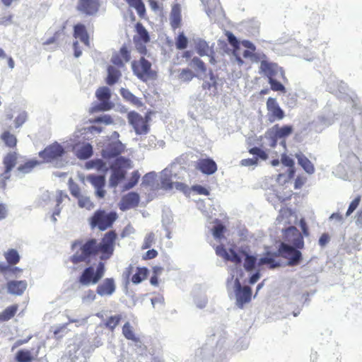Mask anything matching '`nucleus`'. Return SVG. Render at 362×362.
I'll return each mask as SVG.
<instances>
[{"label":"nucleus","mask_w":362,"mask_h":362,"mask_svg":"<svg viewBox=\"0 0 362 362\" xmlns=\"http://www.w3.org/2000/svg\"><path fill=\"white\" fill-rule=\"evenodd\" d=\"M116 238V233L111 230L105 234L100 243H98L95 238L89 239L85 243H82V241L80 240H76L72 243V250L77 246L80 247L71 257V261L75 264L82 262L89 263L90 257L97 255L99 252H101L100 257L101 260L107 259L113 254Z\"/></svg>","instance_id":"f257e3e1"},{"label":"nucleus","mask_w":362,"mask_h":362,"mask_svg":"<svg viewBox=\"0 0 362 362\" xmlns=\"http://www.w3.org/2000/svg\"><path fill=\"white\" fill-rule=\"evenodd\" d=\"M117 218V214L115 211L98 209L88 218V223L91 229L97 228L100 230L104 231L112 227Z\"/></svg>","instance_id":"f03ea898"},{"label":"nucleus","mask_w":362,"mask_h":362,"mask_svg":"<svg viewBox=\"0 0 362 362\" xmlns=\"http://www.w3.org/2000/svg\"><path fill=\"white\" fill-rule=\"evenodd\" d=\"M105 273V264L100 262L96 269L93 266L85 268L78 277V283L86 287L95 285L104 276Z\"/></svg>","instance_id":"7ed1b4c3"},{"label":"nucleus","mask_w":362,"mask_h":362,"mask_svg":"<svg viewBox=\"0 0 362 362\" xmlns=\"http://www.w3.org/2000/svg\"><path fill=\"white\" fill-rule=\"evenodd\" d=\"M64 153V147L59 143L54 142L40 151L39 156L47 163H53L56 168H62L64 165L62 158Z\"/></svg>","instance_id":"20e7f679"},{"label":"nucleus","mask_w":362,"mask_h":362,"mask_svg":"<svg viewBox=\"0 0 362 362\" xmlns=\"http://www.w3.org/2000/svg\"><path fill=\"white\" fill-rule=\"evenodd\" d=\"M95 96L100 103L91 107V112L107 111L113 108L114 104L110 101L111 90L107 86L99 88L95 92Z\"/></svg>","instance_id":"39448f33"},{"label":"nucleus","mask_w":362,"mask_h":362,"mask_svg":"<svg viewBox=\"0 0 362 362\" xmlns=\"http://www.w3.org/2000/svg\"><path fill=\"white\" fill-rule=\"evenodd\" d=\"M298 250L286 243H281L278 251L284 258L288 259V265L296 266L302 260V253Z\"/></svg>","instance_id":"423d86ee"},{"label":"nucleus","mask_w":362,"mask_h":362,"mask_svg":"<svg viewBox=\"0 0 362 362\" xmlns=\"http://www.w3.org/2000/svg\"><path fill=\"white\" fill-rule=\"evenodd\" d=\"M283 239L290 245L302 250L304 248V240L301 233L295 226H289L282 230Z\"/></svg>","instance_id":"0eeeda50"},{"label":"nucleus","mask_w":362,"mask_h":362,"mask_svg":"<svg viewBox=\"0 0 362 362\" xmlns=\"http://www.w3.org/2000/svg\"><path fill=\"white\" fill-rule=\"evenodd\" d=\"M100 8V0H78L76 10L86 16H95Z\"/></svg>","instance_id":"6e6552de"},{"label":"nucleus","mask_w":362,"mask_h":362,"mask_svg":"<svg viewBox=\"0 0 362 362\" xmlns=\"http://www.w3.org/2000/svg\"><path fill=\"white\" fill-rule=\"evenodd\" d=\"M236 304L240 308L249 303L252 298V289L248 286H242L238 279L235 281Z\"/></svg>","instance_id":"1a4fd4ad"},{"label":"nucleus","mask_w":362,"mask_h":362,"mask_svg":"<svg viewBox=\"0 0 362 362\" xmlns=\"http://www.w3.org/2000/svg\"><path fill=\"white\" fill-rule=\"evenodd\" d=\"M17 154L15 152L8 153L4 158L3 163L5 167L4 172L1 175L0 186L2 188L6 187V180L10 178V172L16 164Z\"/></svg>","instance_id":"9d476101"},{"label":"nucleus","mask_w":362,"mask_h":362,"mask_svg":"<svg viewBox=\"0 0 362 362\" xmlns=\"http://www.w3.org/2000/svg\"><path fill=\"white\" fill-rule=\"evenodd\" d=\"M129 123L133 127L136 134H146L148 126L143 117L135 111H131L127 115Z\"/></svg>","instance_id":"9b49d317"},{"label":"nucleus","mask_w":362,"mask_h":362,"mask_svg":"<svg viewBox=\"0 0 362 362\" xmlns=\"http://www.w3.org/2000/svg\"><path fill=\"white\" fill-rule=\"evenodd\" d=\"M267 109L268 111V119L272 123L276 120H281L285 117L284 110L280 107L276 100L269 98L267 100Z\"/></svg>","instance_id":"f8f14e48"},{"label":"nucleus","mask_w":362,"mask_h":362,"mask_svg":"<svg viewBox=\"0 0 362 362\" xmlns=\"http://www.w3.org/2000/svg\"><path fill=\"white\" fill-rule=\"evenodd\" d=\"M124 150V145L119 140L112 141L102 150L104 158L117 157Z\"/></svg>","instance_id":"ddd939ff"},{"label":"nucleus","mask_w":362,"mask_h":362,"mask_svg":"<svg viewBox=\"0 0 362 362\" xmlns=\"http://www.w3.org/2000/svg\"><path fill=\"white\" fill-rule=\"evenodd\" d=\"M216 254L226 261L231 262L235 264H240L242 262L241 257L233 250L230 249L228 252L223 245L216 246Z\"/></svg>","instance_id":"4468645a"},{"label":"nucleus","mask_w":362,"mask_h":362,"mask_svg":"<svg viewBox=\"0 0 362 362\" xmlns=\"http://www.w3.org/2000/svg\"><path fill=\"white\" fill-rule=\"evenodd\" d=\"M86 180L94 187L96 197L99 198H103L105 197V191L103 189L105 185V176L89 175L86 177Z\"/></svg>","instance_id":"2eb2a0df"},{"label":"nucleus","mask_w":362,"mask_h":362,"mask_svg":"<svg viewBox=\"0 0 362 362\" xmlns=\"http://www.w3.org/2000/svg\"><path fill=\"white\" fill-rule=\"evenodd\" d=\"M116 290V284L113 278H106L96 288V293L100 296H111Z\"/></svg>","instance_id":"dca6fc26"},{"label":"nucleus","mask_w":362,"mask_h":362,"mask_svg":"<svg viewBox=\"0 0 362 362\" xmlns=\"http://www.w3.org/2000/svg\"><path fill=\"white\" fill-rule=\"evenodd\" d=\"M195 168L205 175H212L217 170V165L211 158H200L195 165Z\"/></svg>","instance_id":"f3484780"},{"label":"nucleus","mask_w":362,"mask_h":362,"mask_svg":"<svg viewBox=\"0 0 362 362\" xmlns=\"http://www.w3.org/2000/svg\"><path fill=\"white\" fill-rule=\"evenodd\" d=\"M182 6L178 3H174L171 6V10L169 15L170 26L173 30H176L182 25Z\"/></svg>","instance_id":"a211bd4d"},{"label":"nucleus","mask_w":362,"mask_h":362,"mask_svg":"<svg viewBox=\"0 0 362 362\" xmlns=\"http://www.w3.org/2000/svg\"><path fill=\"white\" fill-rule=\"evenodd\" d=\"M27 286L28 284L25 280L9 281L7 283V291L8 293L11 295L21 296L25 291Z\"/></svg>","instance_id":"6ab92c4d"},{"label":"nucleus","mask_w":362,"mask_h":362,"mask_svg":"<svg viewBox=\"0 0 362 362\" xmlns=\"http://www.w3.org/2000/svg\"><path fill=\"white\" fill-rule=\"evenodd\" d=\"M139 202V194L134 192H129L122 197L120 209L122 210L129 209L130 208L136 206Z\"/></svg>","instance_id":"aec40b11"},{"label":"nucleus","mask_w":362,"mask_h":362,"mask_svg":"<svg viewBox=\"0 0 362 362\" xmlns=\"http://www.w3.org/2000/svg\"><path fill=\"white\" fill-rule=\"evenodd\" d=\"M272 137L276 140L288 136L293 132V127L291 125L279 127L275 124L271 129Z\"/></svg>","instance_id":"412c9836"},{"label":"nucleus","mask_w":362,"mask_h":362,"mask_svg":"<svg viewBox=\"0 0 362 362\" xmlns=\"http://www.w3.org/2000/svg\"><path fill=\"white\" fill-rule=\"evenodd\" d=\"M136 29L138 36L134 37V41L136 45V47L140 52L145 49V47L142 44L137 42V40H141L142 42L146 43L149 41V35L146 28L142 25L141 23H138L136 25Z\"/></svg>","instance_id":"4be33fe9"},{"label":"nucleus","mask_w":362,"mask_h":362,"mask_svg":"<svg viewBox=\"0 0 362 362\" xmlns=\"http://www.w3.org/2000/svg\"><path fill=\"white\" fill-rule=\"evenodd\" d=\"M225 35L228 38L229 44L233 47V52L236 58L238 64H243L244 62L238 53V50L240 49V42L238 40L236 37L230 31H226Z\"/></svg>","instance_id":"5701e85b"},{"label":"nucleus","mask_w":362,"mask_h":362,"mask_svg":"<svg viewBox=\"0 0 362 362\" xmlns=\"http://www.w3.org/2000/svg\"><path fill=\"white\" fill-rule=\"evenodd\" d=\"M119 93L123 98V99L126 101L134 105L136 107H141L143 105V103L140 98L135 96L131 91L128 89L122 88L119 90Z\"/></svg>","instance_id":"b1692460"},{"label":"nucleus","mask_w":362,"mask_h":362,"mask_svg":"<svg viewBox=\"0 0 362 362\" xmlns=\"http://www.w3.org/2000/svg\"><path fill=\"white\" fill-rule=\"evenodd\" d=\"M74 36L79 38L86 46L89 45L88 35L83 24L78 23L74 27Z\"/></svg>","instance_id":"393cba45"},{"label":"nucleus","mask_w":362,"mask_h":362,"mask_svg":"<svg viewBox=\"0 0 362 362\" xmlns=\"http://www.w3.org/2000/svg\"><path fill=\"white\" fill-rule=\"evenodd\" d=\"M296 158L298 160V163L307 173L312 175L315 173L314 165L304 154L301 153H297L296 154Z\"/></svg>","instance_id":"a878e982"},{"label":"nucleus","mask_w":362,"mask_h":362,"mask_svg":"<svg viewBox=\"0 0 362 362\" xmlns=\"http://www.w3.org/2000/svg\"><path fill=\"white\" fill-rule=\"evenodd\" d=\"M241 45L247 48L243 52V57L245 59H251L252 60L257 61L260 59L259 57L255 54L256 49L255 46L249 40H243L241 42Z\"/></svg>","instance_id":"bb28decb"},{"label":"nucleus","mask_w":362,"mask_h":362,"mask_svg":"<svg viewBox=\"0 0 362 362\" xmlns=\"http://www.w3.org/2000/svg\"><path fill=\"white\" fill-rule=\"evenodd\" d=\"M260 69L267 75L269 79L274 78L277 74V65L267 60L261 62Z\"/></svg>","instance_id":"cd10ccee"},{"label":"nucleus","mask_w":362,"mask_h":362,"mask_svg":"<svg viewBox=\"0 0 362 362\" xmlns=\"http://www.w3.org/2000/svg\"><path fill=\"white\" fill-rule=\"evenodd\" d=\"M122 76L120 71L113 66H109L107 67V76L106 78V83L112 86L116 83Z\"/></svg>","instance_id":"c85d7f7f"},{"label":"nucleus","mask_w":362,"mask_h":362,"mask_svg":"<svg viewBox=\"0 0 362 362\" xmlns=\"http://www.w3.org/2000/svg\"><path fill=\"white\" fill-rule=\"evenodd\" d=\"M139 66L141 71H136V69H134V72L139 78H143L145 76H149L151 75V64L148 60L141 58L139 62Z\"/></svg>","instance_id":"c756f323"},{"label":"nucleus","mask_w":362,"mask_h":362,"mask_svg":"<svg viewBox=\"0 0 362 362\" xmlns=\"http://www.w3.org/2000/svg\"><path fill=\"white\" fill-rule=\"evenodd\" d=\"M76 156L81 160H86L93 155V147L89 143L80 146L76 151Z\"/></svg>","instance_id":"7c9ffc66"},{"label":"nucleus","mask_w":362,"mask_h":362,"mask_svg":"<svg viewBox=\"0 0 362 362\" xmlns=\"http://www.w3.org/2000/svg\"><path fill=\"white\" fill-rule=\"evenodd\" d=\"M122 334L124 337L129 340H132L135 343L136 346H140L141 341L134 333L133 328L129 322H126L122 327Z\"/></svg>","instance_id":"2f4dec72"},{"label":"nucleus","mask_w":362,"mask_h":362,"mask_svg":"<svg viewBox=\"0 0 362 362\" xmlns=\"http://www.w3.org/2000/svg\"><path fill=\"white\" fill-rule=\"evenodd\" d=\"M208 16H212L220 7L219 0H201Z\"/></svg>","instance_id":"473e14b6"},{"label":"nucleus","mask_w":362,"mask_h":362,"mask_svg":"<svg viewBox=\"0 0 362 362\" xmlns=\"http://www.w3.org/2000/svg\"><path fill=\"white\" fill-rule=\"evenodd\" d=\"M112 173L110 177V186L116 187L119 182L125 177V172L123 170L112 169Z\"/></svg>","instance_id":"72a5a7b5"},{"label":"nucleus","mask_w":362,"mask_h":362,"mask_svg":"<svg viewBox=\"0 0 362 362\" xmlns=\"http://www.w3.org/2000/svg\"><path fill=\"white\" fill-rule=\"evenodd\" d=\"M40 162L36 160H30L27 161L23 165H20L18 168L17 171L19 174H22L23 175L30 173L33 169L36 167L37 165H40Z\"/></svg>","instance_id":"f704fd0d"},{"label":"nucleus","mask_w":362,"mask_h":362,"mask_svg":"<svg viewBox=\"0 0 362 362\" xmlns=\"http://www.w3.org/2000/svg\"><path fill=\"white\" fill-rule=\"evenodd\" d=\"M131 160L125 157H117L113 164L111 165L112 169L123 170V168H131Z\"/></svg>","instance_id":"c9c22d12"},{"label":"nucleus","mask_w":362,"mask_h":362,"mask_svg":"<svg viewBox=\"0 0 362 362\" xmlns=\"http://www.w3.org/2000/svg\"><path fill=\"white\" fill-rule=\"evenodd\" d=\"M148 273L146 268H137V272L133 275L132 281L135 284L141 283L146 278Z\"/></svg>","instance_id":"e433bc0d"},{"label":"nucleus","mask_w":362,"mask_h":362,"mask_svg":"<svg viewBox=\"0 0 362 362\" xmlns=\"http://www.w3.org/2000/svg\"><path fill=\"white\" fill-rule=\"evenodd\" d=\"M1 139L4 141L5 144L10 148L14 147L17 143L16 136L11 134L8 131H5L2 134Z\"/></svg>","instance_id":"4c0bfd02"},{"label":"nucleus","mask_w":362,"mask_h":362,"mask_svg":"<svg viewBox=\"0 0 362 362\" xmlns=\"http://www.w3.org/2000/svg\"><path fill=\"white\" fill-rule=\"evenodd\" d=\"M86 167L87 169L96 168L98 170L103 171L107 170L105 163L100 159L90 160L86 163Z\"/></svg>","instance_id":"58836bf2"},{"label":"nucleus","mask_w":362,"mask_h":362,"mask_svg":"<svg viewBox=\"0 0 362 362\" xmlns=\"http://www.w3.org/2000/svg\"><path fill=\"white\" fill-rule=\"evenodd\" d=\"M126 1L131 7L136 10L140 16H142L145 13V6L141 0H126Z\"/></svg>","instance_id":"ea45409f"},{"label":"nucleus","mask_w":362,"mask_h":362,"mask_svg":"<svg viewBox=\"0 0 362 362\" xmlns=\"http://www.w3.org/2000/svg\"><path fill=\"white\" fill-rule=\"evenodd\" d=\"M17 311V307L15 305L6 308L0 313V321H7L12 318Z\"/></svg>","instance_id":"a19ab883"},{"label":"nucleus","mask_w":362,"mask_h":362,"mask_svg":"<svg viewBox=\"0 0 362 362\" xmlns=\"http://www.w3.org/2000/svg\"><path fill=\"white\" fill-rule=\"evenodd\" d=\"M243 255L245 256L244 267L246 271L250 272L252 271L255 266L257 259L254 256H251L247 255L245 252L243 251L241 252Z\"/></svg>","instance_id":"79ce46f5"},{"label":"nucleus","mask_w":362,"mask_h":362,"mask_svg":"<svg viewBox=\"0 0 362 362\" xmlns=\"http://www.w3.org/2000/svg\"><path fill=\"white\" fill-rule=\"evenodd\" d=\"M69 323L59 324L52 327L54 334L56 337L59 338L62 337L64 334L67 333L68 328L67 326Z\"/></svg>","instance_id":"37998d69"},{"label":"nucleus","mask_w":362,"mask_h":362,"mask_svg":"<svg viewBox=\"0 0 362 362\" xmlns=\"http://www.w3.org/2000/svg\"><path fill=\"white\" fill-rule=\"evenodd\" d=\"M5 258L8 264H16L20 260V256L16 250H9L5 253Z\"/></svg>","instance_id":"c03bdc74"},{"label":"nucleus","mask_w":362,"mask_h":362,"mask_svg":"<svg viewBox=\"0 0 362 362\" xmlns=\"http://www.w3.org/2000/svg\"><path fill=\"white\" fill-rule=\"evenodd\" d=\"M16 358L18 362H30L33 356L30 351L22 349L17 352Z\"/></svg>","instance_id":"a18cd8bd"},{"label":"nucleus","mask_w":362,"mask_h":362,"mask_svg":"<svg viewBox=\"0 0 362 362\" xmlns=\"http://www.w3.org/2000/svg\"><path fill=\"white\" fill-rule=\"evenodd\" d=\"M77 198L78 204L80 208H85L87 210H90L94 207L93 203L90 201L88 197L80 195Z\"/></svg>","instance_id":"49530a36"},{"label":"nucleus","mask_w":362,"mask_h":362,"mask_svg":"<svg viewBox=\"0 0 362 362\" xmlns=\"http://www.w3.org/2000/svg\"><path fill=\"white\" fill-rule=\"evenodd\" d=\"M197 52L200 56H205L209 55L211 50L206 42L201 41L197 45Z\"/></svg>","instance_id":"de8ad7c7"},{"label":"nucleus","mask_w":362,"mask_h":362,"mask_svg":"<svg viewBox=\"0 0 362 362\" xmlns=\"http://www.w3.org/2000/svg\"><path fill=\"white\" fill-rule=\"evenodd\" d=\"M361 202V195H357L350 203L346 216H349L359 206Z\"/></svg>","instance_id":"09e8293b"},{"label":"nucleus","mask_w":362,"mask_h":362,"mask_svg":"<svg viewBox=\"0 0 362 362\" xmlns=\"http://www.w3.org/2000/svg\"><path fill=\"white\" fill-rule=\"evenodd\" d=\"M226 231V227L222 223H218L212 229V233L216 239L223 238V233Z\"/></svg>","instance_id":"8fccbe9b"},{"label":"nucleus","mask_w":362,"mask_h":362,"mask_svg":"<svg viewBox=\"0 0 362 362\" xmlns=\"http://www.w3.org/2000/svg\"><path fill=\"white\" fill-rule=\"evenodd\" d=\"M96 298V295L92 290H88L84 292L81 297L82 303L84 304H90Z\"/></svg>","instance_id":"3c124183"},{"label":"nucleus","mask_w":362,"mask_h":362,"mask_svg":"<svg viewBox=\"0 0 362 362\" xmlns=\"http://www.w3.org/2000/svg\"><path fill=\"white\" fill-rule=\"evenodd\" d=\"M188 40L187 37L185 36L183 33H181L178 35L175 45L176 47L179 49H185L187 46Z\"/></svg>","instance_id":"603ef678"},{"label":"nucleus","mask_w":362,"mask_h":362,"mask_svg":"<svg viewBox=\"0 0 362 362\" xmlns=\"http://www.w3.org/2000/svg\"><path fill=\"white\" fill-rule=\"evenodd\" d=\"M121 315H114L109 317V319L105 322L106 327H109L111 330H113L115 327L119 324L121 320Z\"/></svg>","instance_id":"864d4df0"},{"label":"nucleus","mask_w":362,"mask_h":362,"mask_svg":"<svg viewBox=\"0 0 362 362\" xmlns=\"http://www.w3.org/2000/svg\"><path fill=\"white\" fill-rule=\"evenodd\" d=\"M139 178H140L139 173L137 170L134 171L132 173V177H131L129 182L124 187L125 189H130L133 188L137 184Z\"/></svg>","instance_id":"5fc2aeb1"},{"label":"nucleus","mask_w":362,"mask_h":362,"mask_svg":"<svg viewBox=\"0 0 362 362\" xmlns=\"http://www.w3.org/2000/svg\"><path fill=\"white\" fill-rule=\"evenodd\" d=\"M269 83L271 86V89L274 91H281V92H285L286 91V89H285V87L284 86L277 81L276 80H275L274 78H269Z\"/></svg>","instance_id":"6e6d98bb"},{"label":"nucleus","mask_w":362,"mask_h":362,"mask_svg":"<svg viewBox=\"0 0 362 362\" xmlns=\"http://www.w3.org/2000/svg\"><path fill=\"white\" fill-rule=\"evenodd\" d=\"M249 153L252 155L257 156L262 160H267L268 158L267 153L258 147H253L249 149Z\"/></svg>","instance_id":"4d7b16f0"},{"label":"nucleus","mask_w":362,"mask_h":362,"mask_svg":"<svg viewBox=\"0 0 362 362\" xmlns=\"http://www.w3.org/2000/svg\"><path fill=\"white\" fill-rule=\"evenodd\" d=\"M156 177V173L154 172H151L148 173H146L142 179V185H147L150 186L153 184V180H155Z\"/></svg>","instance_id":"13d9d810"},{"label":"nucleus","mask_w":362,"mask_h":362,"mask_svg":"<svg viewBox=\"0 0 362 362\" xmlns=\"http://www.w3.org/2000/svg\"><path fill=\"white\" fill-rule=\"evenodd\" d=\"M95 122L102 123L105 125H109L113 124V119L112 117L109 115H103L95 118Z\"/></svg>","instance_id":"bf43d9fd"},{"label":"nucleus","mask_w":362,"mask_h":362,"mask_svg":"<svg viewBox=\"0 0 362 362\" xmlns=\"http://www.w3.org/2000/svg\"><path fill=\"white\" fill-rule=\"evenodd\" d=\"M69 190H70V192L71 194L74 196L75 197H78L81 194H80V188L78 187V185L74 182L72 181V180H69Z\"/></svg>","instance_id":"052dcab7"},{"label":"nucleus","mask_w":362,"mask_h":362,"mask_svg":"<svg viewBox=\"0 0 362 362\" xmlns=\"http://www.w3.org/2000/svg\"><path fill=\"white\" fill-rule=\"evenodd\" d=\"M193 64L197 67V70L202 73H205L206 67L205 64L198 57H194L192 60Z\"/></svg>","instance_id":"680f3d73"},{"label":"nucleus","mask_w":362,"mask_h":362,"mask_svg":"<svg viewBox=\"0 0 362 362\" xmlns=\"http://www.w3.org/2000/svg\"><path fill=\"white\" fill-rule=\"evenodd\" d=\"M259 264L260 265L269 264L271 267L274 268L279 266V264L276 263L275 259L273 257H264L259 259Z\"/></svg>","instance_id":"e2e57ef3"},{"label":"nucleus","mask_w":362,"mask_h":362,"mask_svg":"<svg viewBox=\"0 0 362 362\" xmlns=\"http://www.w3.org/2000/svg\"><path fill=\"white\" fill-rule=\"evenodd\" d=\"M174 185L177 188L179 183H174L169 179H162L161 180V187L165 189H171L174 187Z\"/></svg>","instance_id":"0e129e2a"},{"label":"nucleus","mask_w":362,"mask_h":362,"mask_svg":"<svg viewBox=\"0 0 362 362\" xmlns=\"http://www.w3.org/2000/svg\"><path fill=\"white\" fill-rule=\"evenodd\" d=\"M293 214L292 210L289 208H283L280 210L279 215L277 218V220L279 222H282L284 216H290Z\"/></svg>","instance_id":"69168bd1"},{"label":"nucleus","mask_w":362,"mask_h":362,"mask_svg":"<svg viewBox=\"0 0 362 362\" xmlns=\"http://www.w3.org/2000/svg\"><path fill=\"white\" fill-rule=\"evenodd\" d=\"M210 82H204L203 83V88L204 89H210L211 87H216V79L212 71L210 72Z\"/></svg>","instance_id":"338daca9"},{"label":"nucleus","mask_w":362,"mask_h":362,"mask_svg":"<svg viewBox=\"0 0 362 362\" xmlns=\"http://www.w3.org/2000/svg\"><path fill=\"white\" fill-rule=\"evenodd\" d=\"M27 114L25 112H21L15 119L16 127H21L26 120Z\"/></svg>","instance_id":"774afa93"}]
</instances>
